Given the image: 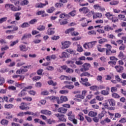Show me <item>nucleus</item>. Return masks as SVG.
<instances>
[{"label":"nucleus","instance_id":"obj_22","mask_svg":"<svg viewBox=\"0 0 126 126\" xmlns=\"http://www.w3.org/2000/svg\"><path fill=\"white\" fill-rule=\"evenodd\" d=\"M11 113L10 112H5V116H6L5 118L7 120H9L10 119H12L13 116L12 115H10Z\"/></svg>","mask_w":126,"mask_h":126},{"label":"nucleus","instance_id":"obj_31","mask_svg":"<svg viewBox=\"0 0 126 126\" xmlns=\"http://www.w3.org/2000/svg\"><path fill=\"white\" fill-rule=\"evenodd\" d=\"M90 117H96L97 116V112L94 111H90L89 113Z\"/></svg>","mask_w":126,"mask_h":126},{"label":"nucleus","instance_id":"obj_24","mask_svg":"<svg viewBox=\"0 0 126 126\" xmlns=\"http://www.w3.org/2000/svg\"><path fill=\"white\" fill-rule=\"evenodd\" d=\"M110 106L114 107L116 105V101L113 99H110L108 100Z\"/></svg>","mask_w":126,"mask_h":126},{"label":"nucleus","instance_id":"obj_21","mask_svg":"<svg viewBox=\"0 0 126 126\" xmlns=\"http://www.w3.org/2000/svg\"><path fill=\"white\" fill-rule=\"evenodd\" d=\"M118 57L119 59H121V60H126V55H124V53L122 51L120 52Z\"/></svg>","mask_w":126,"mask_h":126},{"label":"nucleus","instance_id":"obj_39","mask_svg":"<svg viewBox=\"0 0 126 126\" xmlns=\"http://www.w3.org/2000/svg\"><path fill=\"white\" fill-rule=\"evenodd\" d=\"M110 4L111 5H116V4H119V1L113 0L110 2Z\"/></svg>","mask_w":126,"mask_h":126},{"label":"nucleus","instance_id":"obj_18","mask_svg":"<svg viewBox=\"0 0 126 126\" xmlns=\"http://www.w3.org/2000/svg\"><path fill=\"white\" fill-rule=\"evenodd\" d=\"M48 4H49V2H48V1H45V3H39L36 5V7L42 8L43 7V6H46V5H48Z\"/></svg>","mask_w":126,"mask_h":126},{"label":"nucleus","instance_id":"obj_41","mask_svg":"<svg viewBox=\"0 0 126 126\" xmlns=\"http://www.w3.org/2000/svg\"><path fill=\"white\" fill-rule=\"evenodd\" d=\"M74 71L73 69H71L70 68H67V69H66L65 72L67 73H73Z\"/></svg>","mask_w":126,"mask_h":126},{"label":"nucleus","instance_id":"obj_1","mask_svg":"<svg viewBox=\"0 0 126 126\" xmlns=\"http://www.w3.org/2000/svg\"><path fill=\"white\" fill-rule=\"evenodd\" d=\"M5 8L6 9H11L12 11H19L21 10V7L18 6V7H15L14 5L12 4H6L5 5Z\"/></svg>","mask_w":126,"mask_h":126},{"label":"nucleus","instance_id":"obj_3","mask_svg":"<svg viewBox=\"0 0 126 126\" xmlns=\"http://www.w3.org/2000/svg\"><path fill=\"white\" fill-rule=\"evenodd\" d=\"M72 31H74V28H71V29H69L68 30H67L65 32V34H68V33H70L72 35V36H78V35H79V33L77 32H73Z\"/></svg>","mask_w":126,"mask_h":126},{"label":"nucleus","instance_id":"obj_11","mask_svg":"<svg viewBox=\"0 0 126 126\" xmlns=\"http://www.w3.org/2000/svg\"><path fill=\"white\" fill-rule=\"evenodd\" d=\"M80 12H83V13H88L89 12L90 10L87 7H84L82 8H80L79 9Z\"/></svg>","mask_w":126,"mask_h":126},{"label":"nucleus","instance_id":"obj_35","mask_svg":"<svg viewBox=\"0 0 126 126\" xmlns=\"http://www.w3.org/2000/svg\"><path fill=\"white\" fill-rule=\"evenodd\" d=\"M29 26H30V25L27 22H25L21 25L22 28H26L27 27H29Z\"/></svg>","mask_w":126,"mask_h":126},{"label":"nucleus","instance_id":"obj_54","mask_svg":"<svg viewBox=\"0 0 126 126\" xmlns=\"http://www.w3.org/2000/svg\"><path fill=\"white\" fill-rule=\"evenodd\" d=\"M100 6L99 4H95L94 5V8L95 10H100Z\"/></svg>","mask_w":126,"mask_h":126},{"label":"nucleus","instance_id":"obj_2","mask_svg":"<svg viewBox=\"0 0 126 126\" xmlns=\"http://www.w3.org/2000/svg\"><path fill=\"white\" fill-rule=\"evenodd\" d=\"M75 61H77L76 58H74L71 59V60H68L66 62V63L70 66V67H73L74 68H76V65L74 64Z\"/></svg>","mask_w":126,"mask_h":126},{"label":"nucleus","instance_id":"obj_4","mask_svg":"<svg viewBox=\"0 0 126 126\" xmlns=\"http://www.w3.org/2000/svg\"><path fill=\"white\" fill-rule=\"evenodd\" d=\"M79 21H84V22H85L81 24V25L82 27H86L87 26H88V23L91 22V21H88L85 18H82L80 19Z\"/></svg>","mask_w":126,"mask_h":126},{"label":"nucleus","instance_id":"obj_20","mask_svg":"<svg viewBox=\"0 0 126 126\" xmlns=\"http://www.w3.org/2000/svg\"><path fill=\"white\" fill-rule=\"evenodd\" d=\"M48 35H53L55 34V28H49L47 30Z\"/></svg>","mask_w":126,"mask_h":126},{"label":"nucleus","instance_id":"obj_63","mask_svg":"<svg viewBox=\"0 0 126 126\" xmlns=\"http://www.w3.org/2000/svg\"><path fill=\"white\" fill-rule=\"evenodd\" d=\"M4 83V78L0 77V85H3Z\"/></svg>","mask_w":126,"mask_h":126},{"label":"nucleus","instance_id":"obj_26","mask_svg":"<svg viewBox=\"0 0 126 126\" xmlns=\"http://www.w3.org/2000/svg\"><path fill=\"white\" fill-rule=\"evenodd\" d=\"M37 30L39 31H44L46 30V27L43 25H40L37 27Z\"/></svg>","mask_w":126,"mask_h":126},{"label":"nucleus","instance_id":"obj_19","mask_svg":"<svg viewBox=\"0 0 126 126\" xmlns=\"http://www.w3.org/2000/svg\"><path fill=\"white\" fill-rule=\"evenodd\" d=\"M59 113H62V114H65L67 111V109H65L63 107L59 108L58 110Z\"/></svg>","mask_w":126,"mask_h":126},{"label":"nucleus","instance_id":"obj_23","mask_svg":"<svg viewBox=\"0 0 126 126\" xmlns=\"http://www.w3.org/2000/svg\"><path fill=\"white\" fill-rule=\"evenodd\" d=\"M97 50L98 51V52H105V49L103 48L102 47V45H97Z\"/></svg>","mask_w":126,"mask_h":126},{"label":"nucleus","instance_id":"obj_27","mask_svg":"<svg viewBox=\"0 0 126 126\" xmlns=\"http://www.w3.org/2000/svg\"><path fill=\"white\" fill-rule=\"evenodd\" d=\"M46 122L49 125H52V124H56V120H54L52 119H47Z\"/></svg>","mask_w":126,"mask_h":126},{"label":"nucleus","instance_id":"obj_9","mask_svg":"<svg viewBox=\"0 0 126 126\" xmlns=\"http://www.w3.org/2000/svg\"><path fill=\"white\" fill-rule=\"evenodd\" d=\"M59 57L60 59H68L69 58V55L65 52H63L61 55L59 56Z\"/></svg>","mask_w":126,"mask_h":126},{"label":"nucleus","instance_id":"obj_42","mask_svg":"<svg viewBox=\"0 0 126 126\" xmlns=\"http://www.w3.org/2000/svg\"><path fill=\"white\" fill-rule=\"evenodd\" d=\"M88 81V79H83V78H81V81H80V83H82V84H84L85 82H87Z\"/></svg>","mask_w":126,"mask_h":126},{"label":"nucleus","instance_id":"obj_61","mask_svg":"<svg viewBox=\"0 0 126 126\" xmlns=\"http://www.w3.org/2000/svg\"><path fill=\"white\" fill-rule=\"evenodd\" d=\"M112 96L113 98H120V95L117 93H113L112 94Z\"/></svg>","mask_w":126,"mask_h":126},{"label":"nucleus","instance_id":"obj_14","mask_svg":"<svg viewBox=\"0 0 126 126\" xmlns=\"http://www.w3.org/2000/svg\"><path fill=\"white\" fill-rule=\"evenodd\" d=\"M115 68L116 69L117 72H123V70H124V67L123 66L117 65L115 66Z\"/></svg>","mask_w":126,"mask_h":126},{"label":"nucleus","instance_id":"obj_36","mask_svg":"<svg viewBox=\"0 0 126 126\" xmlns=\"http://www.w3.org/2000/svg\"><path fill=\"white\" fill-rule=\"evenodd\" d=\"M106 42H108V40L106 38H102L98 41L99 44H104V43H106Z\"/></svg>","mask_w":126,"mask_h":126},{"label":"nucleus","instance_id":"obj_48","mask_svg":"<svg viewBox=\"0 0 126 126\" xmlns=\"http://www.w3.org/2000/svg\"><path fill=\"white\" fill-rule=\"evenodd\" d=\"M12 3H14L15 5H18L19 4V1L17 0H10Z\"/></svg>","mask_w":126,"mask_h":126},{"label":"nucleus","instance_id":"obj_32","mask_svg":"<svg viewBox=\"0 0 126 126\" xmlns=\"http://www.w3.org/2000/svg\"><path fill=\"white\" fill-rule=\"evenodd\" d=\"M21 13L18 12L15 14V19L17 21L20 20Z\"/></svg>","mask_w":126,"mask_h":126},{"label":"nucleus","instance_id":"obj_57","mask_svg":"<svg viewBox=\"0 0 126 126\" xmlns=\"http://www.w3.org/2000/svg\"><path fill=\"white\" fill-rule=\"evenodd\" d=\"M97 89L98 87H97L96 86H93L90 87L91 90H92L93 91H95V90H97Z\"/></svg>","mask_w":126,"mask_h":126},{"label":"nucleus","instance_id":"obj_56","mask_svg":"<svg viewBox=\"0 0 126 126\" xmlns=\"http://www.w3.org/2000/svg\"><path fill=\"white\" fill-rule=\"evenodd\" d=\"M6 91H7L6 89H0V94H5Z\"/></svg>","mask_w":126,"mask_h":126},{"label":"nucleus","instance_id":"obj_52","mask_svg":"<svg viewBox=\"0 0 126 126\" xmlns=\"http://www.w3.org/2000/svg\"><path fill=\"white\" fill-rule=\"evenodd\" d=\"M68 14L71 16H75V14H76V11H72L71 12L69 13Z\"/></svg>","mask_w":126,"mask_h":126},{"label":"nucleus","instance_id":"obj_45","mask_svg":"<svg viewBox=\"0 0 126 126\" xmlns=\"http://www.w3.org/2000/svg\"><path fill=\"white\" fill-rule=\"evenodd\" d=\"M29 3V1L28 0H24L21 3V5H27Z\"/></svg>","mask_w":126,"mask_h":126},{"label":"nucleus","instance_id":"obj_53","mask_svg":"<svg viewBox=\"0 0 126 126\" xmlns=\"http://www.w3.org/2000/svg\"><path fill=\"white\" fill-rule=\"evenodd\" d=\"M109 60L110 61H113V62H117V61H118V58L114 56H112L109 58Z\"/></svg>","mask_w":126,"mask_h":126},{"label":"nucleus","instance_id":"obj_16","mask_svg":"<svg viewBox=\"0 0 126 126\" xmlns=\"http://www.w3.org/2000/svg\"><path fill=\"white\" fill-rule=\"evenodd\" d=\"M19 108L21 110H29V107L25 106V103L24 102L21 103Z\"/></svg>","mask_w":126,"mask_h":126},{"label":"nucleus","instance_id":"obj_58","mask_svg":"<svg viewBox=\"0 0 126 126\" xmlns=\"http://www.w3.org/2000/svg\"><path fill=\"white\" fill-rule=\"evenodd\" d=\"M75 63L77 65H81V64H83V62L80 60L76 61Z\"/></svg>","mask_w":126,"mask_h":126},{"label":"nucleus","instance_id":"obj_28","mask_svg":"<svg viewBox=\"0 0 126 126\" xmlns=\"http://www.w3.org/2000/svg\"><path fill=\"white\" fill-rule=\"evenodd\" d=\"M80 76H81V77H82V76H87L88 77H89V76H91V75L90 74V73L88 72H85L81 73L80 75Z\"/></svg>","mask_w":126,"mask_h":126},{"label":"nucleus","instance_id":"obj_51","mask_svg":"<svg viewBox=\"0 0 126 126\" xmlns=\"http://www.w3.org/2000/svg\"><path fill=\"white\" fill-rule=\"evenodd\" d=\"M23 100H26V101H32V98L29 96H26L23 98Z\"/></svg>","mask_w":126,"mask_h":126},{"label":"nucleus","instance_id":"obj_25","mask_svg":"<svg viewBox=\"0 0 126 126\" xmlns=\"http://www.w3.org/2000/svg\"><path fill=\"white\" fill-rule=\"evenodd\" d=\"M26 90L25 89H23L18 94L19 97H22L26 95Z\"/></svg>","mask_w":126,"mask_h":126},{"label":"nucleus","instance_id":"obj_64","mask_svg":"<svg viewBox=\"0 0 126 126\" xmlns=\"http://www.w3.org/2000/svg\"><path fill=\"white\" fill-rule=\"evenodd\" d=\"M126 16L124 15L120 14L118 15V18L120 20H123L124 18H125Z\"/></svg>","mask_w":126,"mask_h":126},{"label":"nucleus","instance_id":"obj_33","mask_svg":"<svg viewBox=\"0 0 126 126\" xmlns=\"http://www.w3.org/2000/svg\"><path fill=\"white\" fill-rule=\"evenodd\" d=\"M108 64L114 67L116 64H117V62L116 61H109L108 62Z\"/></svg>","mask_w":126,"mask_h":126},{"label":"nucleus","instance_id":"obj_30","mask_svg":"<svg viewBox=\"0 0 126 126\" xmlns=\"http://www.w3.org/2000/svg\"><path fill=\"white\" fill-rule=\"evenodd\" d=\"M54 11H55V7H51L49 9H48L46 10V12L48 13H53V12H54Z\"/></svg>","mask_w":126,"mask_h":126},{"label":"nucleus","instance_id":"obj_49","mask_svg":"<svg viewBox=\"0 0 126 126\" xmlns=\"http://www.w3.org/2000/svg\"><path fill=\"white\" fill-rule=\"evenodd\" d=\"M77 50V52L81 53V52H83V48H82V47H81V46L78 45Z\"/></svg>","mask_w":126,"mask_h":126},{"label":"nucleus","instance_id":"obj_13","mask_svg":"<svg viewBox=\"0 0 126 126\" xmlns=\"http://www.w3.org/2000/svg\"><path fill=\"white\" fill-rule=\"evenodd\" d=\"M40 113L46 116H51L52 115V112L47 110H42Z\"/></svg>","mask_w":126,"mask_h":126},{"label":"nucleus","instance_id":"obj_44","mask_svg":"<svg viewBox=\"0 0 126 126\" xmlns=\"http://www.w3.org/2000/svg\"><path fill=\"white\" fill-rule=\"evenodd\" d=\"M105 31H110V30H113V29L110 27V26L107 25L104 27Z\"/></svg>","mask_w":126,"mask_h":126},{"label":"nucleus","instance_id":"obj_62","mask_svg":"<svg viewBox=\"0 0 126 126\" xmlns=\"http://www.w3.org/2000/svg\"><path fill=\"white\" fill-rule=\"evenodd\" d=\"M78 117H79L80 121H84V117H83V114H79L78 115Z\"/></svg>","mask_w":126,"mask_h":126},{"label":"nucleus","instance_id":"obj_37","mask_svg":"<svg viewBox=\"0 0 126 126\" xmlns=\"http://www.w3.org/2000/svg\"><path fill=\"white\" fill-rule=\"evenodd\" d=\"M59 93L63 95H66V94H68V90H61L60 91Z\"/></svg>","mask_w":126,"mask_h":126},{"label":"nucleus","instance_id":"obj_40","mask_svg":"<svg viewBox=\"0 0 126 126\" xmlns=\"http://www.w3.org/2000/svg\"><path fill=\"white\" fill-rule=\"evenodd\" d=\"M48 84H49V85H53V86H56V85H57V82L54 83L53 80H50L48 82Z\"/></svg>","mask_w":126,"mask_h":126},{"label":"nucleus","instance_id":"obj_29","mask_svg":"<svg viewBox=\"0 0 126 126\" xmlns=\"http://www.w3.org/2000/svg\"><path fill=\"white\" fill-rule=\"evenodd\" d=\"M31 34H24L23 37L22 38V40H25V39H27V38H31L32 37Z\"/></svg>","mask_w":126,"mask_h":126},{"label":"nucleus","instance_id":"obj_59","mask_svg":"<svg viewBox=\"0 0 126 126\" xmlns=\"http://www.w3.org/2000/svg\"><path fill=\"white\" fill-rule=\"evenodd\" d=\"M36 22H37V19H33L29 22V24L33 25V24H35V23H36Z\"/></svg>","mask_w":126,"mask_h":126},{"label":"nucleus","instance_id":"obj_10","mask_svg":"<svg viewBox=\"0 0 126 126\" xmlns=\"http://www.w3.org/2000/svg\"><path fill=\"white\" fill-rule=\"evenodd\" d=\"M67 101V97L66 96H61L60 97V100L59 99L58 104H62V103H63V102H66Z\"/></svg>","mask_w":126,"mask_h":126},{"label":"nucleus","instance_id":"obj_46","mask_svg":"<svg viewBox=\"0 0 126 126\" xmlns=\"http://www.w3.org/2000/svg\"><path fill=\"white\" fill-rule=\"evenodd\" d=\"M101 93L102 95L106 96L107 95H109V92L106 90H103L101 92Z\"/></svg>","mask_w":126,"mask_h":126},{"label":"nucleus","instance_id":"obj_7","mask_svg":"<svg viewBox=\"0 0 126 126\" xmlns=\"http://www.w3.org/2000/svg\"><path fill=\"white\" fill-rule=\"evenodd\" d=\"M62 47V49H67V48L69 47L71 43L69 41H65L64 42L61 43Z\"/></svg>","mask_w":126,"mask_h":126},{"label":"nucleus","instance_id":"obj_34","mask_svg":"<svg viewBox=\"0 0 126 126\" xmlns=\"http://www.w3.org/2000/svg\"><path fill=\"white\" fill-rule=\"evenodd\" d=\"M1 125H3V126H7L8 125V121L3 119L1 121Z\"/></svg>","mask_w":126,"mask_h":126},{"label":"nucleus","instance_id":"obj_50","mask_svg":"<svg viewBox=\"0 0 126 126\" xmlns=\"http://www.w3.org/2000/svg\"><path fill=\"white\" fill-rule=\"evenodd\" d=\"M102 106L104 107L102 108V110H105V109H108L109 108V105H108V103H105L102 104Z\"/></svg>","mask_w":126,"mask_h":126},{"label":"nucleus","instance_id":"obj_55","mask_svg":"<svg viewBox=\"0 0 126 126\" xmlns=\"http://www.w3.org/2000/svg\"><path fill=\"white\" fill-rule=\"evenodd\" d=\"M106 50V55L107 56H111L112 55L111 49H105Z\"/></svg>","mask_w":126,"mask_h":126},{"label":"nucleus","instance_id":"obj_38","mask_svg":"<svg viewBox=\"0 0 126 126\" xmlns=\"http://www.w3.org/2000/svg\"><path fill=\"white\" fill-rule=\"evenodd\" d=\"M4 107L6 109H11V108H13V105L11 104H5L4 105Z\"/></svg>","mask_w":126,"mask_h":126},{"label":"nucleus","instance_id":"obj_5","mask_svg":"<svg viewBox=\"0 0 126 126\" xmlns=\"http://www.w3.org/2000/svg\"><path fill=\"white\" fill-rule=\"evenodd\" d=\"M91 13L93 15V18H102L103 17V15L101 13L94 12L93 11H92Z\"/></svg>","mask_w":126,"mask_h":126},{"label":"nucleus","instance_id":"obj_47","mask_svg":"<svg viewBox=\"0 0 126 126\" xmlns=\"http://www.w3.org/2000/svg\"><path fill=\"white\" fill-rule=\"evenodd\" d=\"M46 69H47V70H49L50 71H53V70H54L55 68L52 66H49L46 67Z\"/></svg>","mask_w":126,"mask_h":126},{"label":"nucleus","instance_id":"obj_43","mask_svg":"<svg viewBox=\"0 0 126 126\" xmlns=\"http://www.w3.org/2000/svg\"><path fill=\"white\" fill-rule=\"evenodd\" d=\"M6 20H7V17H4L0 19V24H1V23H3V22H5Z\"/></svg>","mask_w":126,"mask_h":126},{"label":"nucleus","instance_id":"obj_6","mask_svg":"<svg viewBox=\"0 0 126 126\" xmlns=\"http://www.w3.org/2000/svg\"><path fill=\"white\" fill-rule=\"evenodd\" d=\"M48 98L50 100V101H51V102L54 103L56 101L57 102V103L59 104V100L60 99V97H59L58 96H48Z\"/></svg>","mask_w":126,"mask_h":126},{"label":"nucleus","instance_id":"obj_15","mask_svg":"<svg viewBox=\"0 0 126 126\" xmlns=\"http://www.w3.org/2000/svg\"><path fill=\"white\" fill-rule=\"evenodd\" d=\"M88 43L89 44V49H92L97 44V41H92Z\"/></svg>","mask_w":126,"mask_h":126},{"label":"nucleus","instance_id":"obj_8","mask_svg":"<svg viewBox=\"0 0 126 126\" xmlns=\"http://www.w3.org/2000/svg\"><path fill=\"white\" fill-rule=\"evenodd\" d=\"M55 116L57 117V118H58L61 122H66V119H65V118H64V115L57 114L55 115Z\"/></svg>","mask_w":126,"mask_h":126},{"label":"nucleus","instance_id":"obj_60","mask_svg":"<svg viewBox=\"0 0 126 126\" xmlns=\"http://www.w3.org/2000/svg\"><path fill=\"white\" fill-rule=\"evenodd\" d=\"M62 6H63V4L62 3H57L55 4V7H62Z\"/></svg>","mask_w":126,"mask_h":126},{"label":"nucleus","instance_id":"obj_12","mask_svg":"<svg viewBox=\"0 0 126 126\" xmlns=\"http://www.w3.org/2000/svg\"><path fill=\"white\" fill-rule=\"evenodd\" d=\"M83 67H84V71H87V70H89V68L91 67V65L89 63H85L83 65Z\"/></svg>","mask_w":126,"mask_h":126},{"label":"nucleus","instance_id":"obj_17","mask_svg":"<svg viewBox=\"0 0 126 126\" xmlns=\"http://www.w3.org/2000/svg\"><path fill=\"white\" fill-rule=\"evenodd\" d=\"M20 51H22L23 52H26L28 51V47H26V46L24 45H21L19 46Z\"/></svg>","mask_w":126,"mask_h":126}]
</instances>
